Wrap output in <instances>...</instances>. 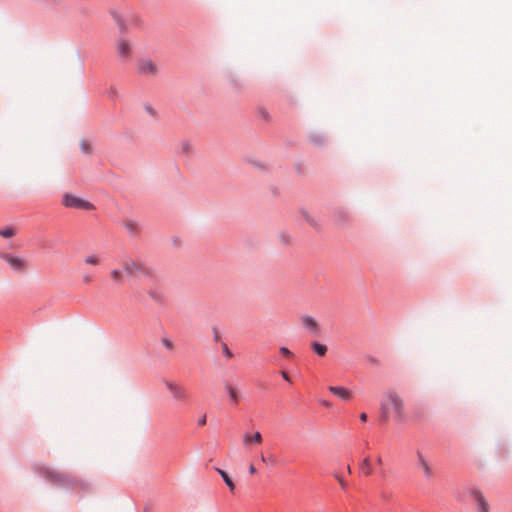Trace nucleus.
Instances as JSON below:
<instances>
[{
  "instance_id": "25",
  "label": "nucleus",
  "mask_w": 512,
  "mask_h": 512,
  "mask_svg": "<svg viewBox=\"0 0 512 512\" xmlns=\"http://www.w3.org/2000/svg\"><path fill=\"white\" fill-rule=\"evenodd\" d=\"M82 282H83L84 284H90V283H92V282H93V276H92L91 274H89V273H84V274L82 275Z\"/></svg>"
},
{
  "instance_id": "3",
  "label": "nucleus",
  "mask_w": 512,
  "mask_h": 512,
  "mask_svg": "<svg viewBox=\"0 0 512 512\" xmlns=\"http://www.w3.org/2000/svg\"><path fill=\"white\" fill-rule=\"evenodd\" d=\"M124 271L133 277H151L152 270L140 260L126 259L122 262Z\"/></svg>"
},
{
  "instance_id": "11",
  "label": "nucleus",
  "mask_w": 512,
  "mask_h": 512,
  "mask_svg": "<svg viewBox=\"0 0 512 512\" xmlns=\"http://www.w3.org/2000/svg\"><path fill=\"white\" fill-rule=\"evenodd\" d=\"M328 390L334 394L335 396L339 397L342 400H350L352 398V392L342 386H330L328 387Z\"/></svg>"
},
{
  "instance_id": "18",
  "label": "nucleus",
  "mask_w": 512,
  "mask_h": 512,
  "mask_svg": "<svg viewBox=\"0 0 512 512\" xmlns=\"http://www.w3.org/2000/svg\"><path fill=\"white\" fill-rule=\"evenodd\" d=\"M360 469L365 475H370L372 473V467L369 458H365L363 460L362 464L360 465Z\"/></svg>"
},
{
  "instance_id": "8",
  "label": "nucleus",
  "mask_w": 512,
  "mask_h": 512,
  "mask_svg": "<svg viewBox=\"0 0 512 512\" xmlns=\"http://www.w3.org/2000/svg\"><path fill=\"white\" fill-rule=\"evenodd\" d=\"M166 387L177 401H185L187 399L186 390L174 382H166Z\"/></svg>"
},
{
  "instance_id": "4",
  "label": "nucleus",
  "mask_w": 512,
  "mask_h": 512,
  "mask_svg": "<svg viewBox=\"0 0 512 512\" xmlns=\"http://www.w3.org/2000/svg\"><path fill=\"white\" fill-rule=\"evenodd\" d=\"M62 203L64 206L70 207V208L85 209V210L94 209V206L91 203H89L75 195H72V194H65L63 196Z\"/></svg>"
},
{
  "instance_id": "17",
  "label": "nucleus",
  "mask_w": 512,
  "mask_h": 512,
  "mask_svg": "<svg viewBox=\"0 0 512 512\" xmlns=\"http://www.w3.org/2000/svg\"><path fill=\"white\" fill-rule=\"evenodd\" d=\"M302 215L307 223L312 227L317 228L319 226V221L314 216L310 215L307 211H303Z\"/></svg>"
},
{
  "instance_id": "27",
  "label": "nucleus",
  "mask_w": 512,
  "mask_h": 512,
  "mask_svg": "<svg viewBox=\"0 0 512 512\" xmlns=\"http://www.w3.org/2000/svg\"><path fill=\"white\" fill-rule=\"evenodd\" d=\"M280 353L284 356V357H287V358H290L293 356V353L286 347H281L280 348Z\"/></svg>"
},
{
  "instance_id": "28",
  "label": "nucleus",
  "mask_w": 512,
  "mask_h": 512,
  "mask_svg": "<svg viewBox=\"0 0 512 512\" xmlns=\"http://www.w3.org/2000/svg\"><path fill=\"white\" fill-rule=\"evenodd\" d=\"M337 480L340 483V485L342 486V488L346 487V482H345V480L343 478L337 477Z\"/></svg>"
},
{
  "instance_id": "30",
  "label": "nucleus",
  "mask_w": 512,
  "mask_h": 512,
  "mask_svg": "<svg viewBox=\"0 0 512 512\" xmlns=\"http://www.w3.org/2000/svg\"><path fill=\"white\" fill-rule=\"evenodd\" d=\"M360 420H361L362 422H365V421L367 420V414H366V413H361V414H360Z\"/></svg>"
},
{
  "instance_id": "16",
  "label": "nucleus",
  "mask_w": 512,
  "mask_h": 512,
  "mask_svg": "<svg viewBox=\"0 0 512 512\" xmlns=\"http://www.w3.org/2000/svg\"><path fill=\"white\" fill-rule=\"evenodd\" d=\"M311 348L315 351V353L319 356H325L327 353V346L324 344H320L318 342H312Z\"/></svg>"
},
{
  "instance_id": "22",
  "label": "nucleus",
  "mask_w": 512,
  "mask_h": 512,
  "mask_svg": "<svg viewBox=\"0 0 512 512\" xmlns=\"http://www.w3.org/2000/svg\"><path fill=\"white\" fill-rule=\"evenodd\" d=\"M181 150L184 154H190L193 151V146L190 142H183L181 144Z\"/></svg>"
},
{
  "instance_id": "5",
  "label": "nucleus",
  "mask_w": 512,
  "mask_h": 512,
  "mask_svg": "<svg viewBox=\"0 0 512 512\" xmlns=\"http://www.w3.org/2000/svg\"><path fill=\"white\" fill-rule=\"evenodd\" d=\"M138 72L145 76H156L158 73L157 65L149 58H143L137 63Z\"/></svg>"
},
{
  "instance_id": "23",
  "label": "nucleus",
  "mask_w": 512,
  "mask_h": 512,
  "mask_svg": "<svg viewBox=\"0 0 512 512\" xmlns=\"http://www.w3.org/2000/svg\"><path fill=\"white\" fill-rule=\"evenodd\" d=\"M478 504L480 512H488V503L485 501L483 497H479Z\"/></svg>"
},
{
  "instance_id": "2",
  "label": "nucleus",
  "mask_w": 512,
  "mask_h": 512,
  "mask_svg": "<svg viewBox=\"0 0 512 512\" xmlns=\"http://www.w3.org/2000/svg\"><path fill=\"white\" fill-rule=\"evenodd\" d=\"M37 471L49 482L62 488L74 489L80 484L74 476L68 473L58 472L44 466H39Z\"/></svg>"
},
{
  "instance_id": "29",
  "label": "nucleus",
  "mask_w": 512,
  "mask_h": 512,
  "mask_svg": "<svg viewBox=\"0 0 512 512\" xmlns=\"http://www.w3.org/2000/svg\"><path fill=\"white\" fill-rule=\"evenodd\" d=\"M256 472H257L256 468L254 467V465H253V464H251V465L249 466V473L253 475V474H255Z\"/></svg>"
},
{
  "instance_id": "21",
  "label": "nucleus",
  "mask_w": 512,
  "mask_h": 512,
  "mask_svg": "<svg viewBox=\"0 0 512 512\" xmlns=\"http://www.w3.org/2000/svg\"><path fill=\"white\" fill-rule=\"evenodd\" d=\"M226 389L228 391L231 401L233 403H237L238 402V394H237L236 390L232 386H229V385L226 387Z\"/></svg>"
},
{
  "instance_id": "35",
  "label": "nucleus",
  "mask_w": 512,
  "mask_h": 512,
  "mask_svg": "<svg viewBox=\"0 0 512 512\" xmlns=\"http://www.w3.org/2000/svg\"><path fill=\"white\" fill-rule=\"evenodd\" d=\"M110 92L113 94V95H117V90L115 88H111L110 89Z\"/></svg>"
},
{
  "instance_id": "24",
  "label": "nucleus",
  "mask_w": 512,
  "mask_h": 512,
  "mask_svg": "<svg viewBox=\"0 0 512 512\" xmlns=\"http://www.w3.org/2000/svg\"><path fill=\"white\" fill-rule=\"evenodd\" d=\"M81 150L85 154H90L92 152V146H91V144L89 142L82 141L81 142Z\"/></svg>"
},
{
  "instance_id": "31",
  "label": "nucleus",
  "mask_w": 512,
  "mask_h": 512,
  "mask_svg": "<svg viewBox=\"0 0 512 512\" xmlns=\"http://www.w3.org/2000/svg\"><path fill=\"white\" fill-rule=\"evenodd\" d=\"M281 374H282V377H283L285 380H287V381H289V380H290L289 375H288L286 372H282Z\"/></svg>"
},
{
  "instance_id": "36",
  "label": "nucleus",
  "mask_w": 512,
  "mask_h": 512,
  "mask_svg": "<svg viewBox=\"0 0 512 512\" xmlns=\"http://www.w3.org/2000/svg\"><path fill=\"white\" fill-rule=\"evenodd\" d=\"M261 461L266 462V461H268V458H266L264 455H261Z\"/></svg>"
},
{
  "instance_id": "13",
  "label": "nucleus",
  "mask_w": 512,
  "mask_h": 512,
  "mask_svg": "<svg viewBox=\"0 0 512 512\" xmlns=\"http://www.w3.org/2000/svg\"><path fill=\"white\" fill-rule=\"evenodd\" d=\"M124 228L133 236H136L140 232L139 224L131 219H125L123 221Z\"/></svg>"
},
{
  "instance_id": "33",
  "label": "nucleus",
  "mask_w": 512,
  "mask_h": 512,
  "mask_svg": "<svg viewBox=\"0 0 512 512\" xmlns=\"http://www.w3.org/2000/svg\"><path fill=\"white\" fill-rule=\"evenodd\" d=\"M206 423V417L204 416L200 421H199V424L200 425H204Z\"/></svg>"
},
{
  "instance_id": "14",
  "label": "nucleus",
  "mask_w": 512,
  "mask_h": 512,
  "mask_svg": "<svg viewBox=\"0 0 512 512\" xmlns=\"http://www.w3.org/2000/svg\"><path fill=\"white\" fill-rule=\"evenodd\" d=\"M216 471L220 474V476L222 477V479L224 480V482L226 483V485L229 487V490L231 492H234L235 490V484L233 483V481L231 480V478L229 477V475L222 469L220 468H217Z\"/></svg>"
},
{
  "instance_id": "10",
  "label": "nucleus",
  "mask_w": 512,
  "mask_h": 512,
  "mask_svg": "<svg viewBox=\"0 0 512 512\" xmlns=\"http://www.w3.org/2000/svg\"><path fill=\"white\" fill-rule=\"evenodd\" d=\"M302 325L311 333L317 334L319 332V324L315 318L309 315H304L300 318Z\"/></svg>"
},
{
  "instance_id": "26",
  "label": "nucleus",
  "mask_w": 512,
  "mask_h": 512,
  "mask_svg": "<svg viewBox=\"0 0 512 512\" xmlns=\"http://www.w3.org/2000/svg\"><path fill=\"white\" fill-rule=\"evenodd\" d=\"M162 344L169 350H172L174 348L173 342L167 338L162 339Z\"/></svg>"
},
{
  "instance_id": "34",
  "label": "nucleus",
  "mask_w": 512,
  "mask_h": 512,
  "mask_svg": "<svg viewBox=\"0 0 512 512\" xmlns=\"http://www.w3.org/2000/svg\"><path fill=\"white\" fill-rule=\"evenodd\" d=\"M322 404L324 406H326V407H330L331 406L330 402H328V401H323Z\"/></svg>"
},
{
  "instance_id": "1",
  "label": "nucleus",
  "mask_w": 512,
  "mask_h": 512,
  "mask_svg": "<svg viewBox=\"0 0 512 512\" xmlns=\"http://www.w3.org/2000/svg\"><path fill=\"white\" fill-rule=\"evenodd\" d=\"M381 410L385 419H387L390 412H393L394 420L397 423H403L407 419L404 409V400L397 393H388L381 404Z\"/></svg>"
},
{
  "instance_id": "6",
  "label": "nucleus",
  "mask_w": 512,
  "mask_h": 512,
  "mask_svg": "<svg viewBox=\"0 0 512 512\" xmlns=\"http://www.w3.org/2000/svg\"><path fill=\"white\" fill-rule=\"evenodd\" d=\"M117 55L120 60L127 62L132 58V48L129 41L121 39L117 43Z\"/></svg>"
},
{
  "instance_id": "9",
  "label": "nucleus",
  "mask_w": 512,
  "mask_h": 512,
  "mask_svg": "<svg viewBox=\"0 0 512 512\" xmlns=\"http://www.w3.org/2000/svg\"><path fill=\"white\" fill-rule=\"evenodd\" d=\"M242 441L245 446L260 445L263 442V438L259 431L254 433L246 432L243 435Z\"/></svg>"
},
{
  "instance_id": "15",
  "label": "nucleus",
  "mask_w": 512,
  "mask_h": 512,
  "mask_svg": "<svg viewBox=\"0 0 512 512\" xmlns=\"http://www.w3.org/2000/svg\"><path fill=\"white\" fill-rule=\"evenodd\" d=\"M84 263L87 265L98 266L101 264V258L97 254H91L84 258Z\"/></svg>"
},
{
  "instance_id": "37",
  "label": "nucleus",
  "mask_w": 512,
  "mask_h": 512,
  "mask_svg": "<svg viewBox=\"0 0 512 512\" xmlns=\"http://www.w3.org/2000/svg\"><path fill=\"white\" fill-rule=\"evenodd\" d=\"M347 471H348L349 473H351V468H350V466H348Z\"/></svg>"
},
{
  "instance_id": "19",
  "label": "nucleus",
  "mask_w": 512,
  "mask_h": 512,
  "mask_svg": "<svg viewBox=\"0 0 512 512\" xmlns=\"http://www.w3.org/2000/svg\"><path fill=\"white\" fill-rule=\"evenodd\" d=\"M16 234V229L13 227H6L0 230V235L4 238H11Z\"/></svg>"
},
{
  "instance_id": "7",
  "label": "nucleus",
  "mask_w": 512,
  "mask_h": 512,
  "mask_svg": "<svg viewBox=\"0 0 512 512\" xmlns=\"http://www.w3.org/2000/svg\"><path fill=\"white\" fill-rule=\"evenodd\" d=\"M3 259L10 265V267L17 271L22 272L27 268V264L24 259L14 256L12 254H4Z\"/></svg>"
},
{
  "instance_id": "32",
  "label": "nucleus",
  "mask_w": 512,
  "mask_h": 512,
  "mask_svg": "<svg viewBox=\"0 0 512 512\" xmlns=\"http://www.w3.org/2000/svg\"><path fill=\"white\" fill-rule=\"evenodd\" d=\"M264 119L268 120L269 114L266 111L261 112Z\"/></svg>"
},
{
  "instance_id": "20",
  "label": "nucleus",
  "mask_w": 512,
  "mask_h": 512,
  "mask_svg": "<svg viewBox=\"0 0 512 512\" xmlns=\"http://www.w3.org/2000/svg\"><path fill=\"white\" fill-rule=\"evenodd\" d=\"M110 276L112 280L116 283H122L123 275L122 272L118 269H114L110 272Z\"/></svg>"
},
{
  "instance_id": "12",
  "label": "nucleus",
  "mask_w": 512,
  "mask_h": 512,
  "mask_svg": "<svg viewBox=\"0 0 512 512\" xmlns=\"http://www.w3.org/2000/svg\"><path fill=\"white\" fill-rule=\"evenodd\" d=\"M417 459H418V465L422 469L424 476L429 479L432 477V468L427 462V460L424 458L423 454L418 452L417 453Z\"/></svg>"
}]
</instances>
